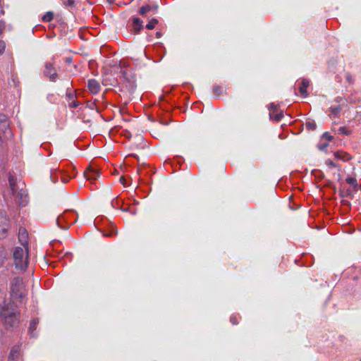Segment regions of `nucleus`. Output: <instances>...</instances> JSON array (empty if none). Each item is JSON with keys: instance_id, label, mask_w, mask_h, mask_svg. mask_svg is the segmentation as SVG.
Returning <instances> with one entry per match:
<instances>
[{"instance_id": "f257e3e1", "label": "nucleus", "mask_w": 361, "mask_h": 361, "mask_svg": "<svg viewBox=\"0 0 361 361\" xmlns=\"http://www.w3.org/2000/svg\"><path fill=\"white\" fill-rule=\"evenodd\" d=\"M20 312L17 305L12 300H4L0 303V320L7 330L13 329L18 326Z\"/></svg>"}, {"instance_id": "f03ea898", "label": "nucleus", "mask_w": 361, "mask_h": 361, "mask_svg": "<svg viewBox=\"0 0 361 361\" xmlns=\"http://www.w3.org/2000/svg\"><path fill=\"white\" fill-rule=\"evenodd\" d=\"M27 293L28 290L21 277L16 276L10 281V300L23 303L27 300Z\"/></svg>"}, {"instance_id": "7ed1b4c3", "label": "nucleus", "mask_w": 361, "mask_h": 361, "mask_svg": "<svg viewBox=\"0 0 361 361\" xmlns=\"http://www.w3.org/2000/svg\"><path fill=\"white\" fill-rule=\"evenodd\" d=\"M8 183L11 194L16 197L15 201L21 207L28 202V195L23 183H18L17 178L12 175L8 176Z\"/></svg>"}, {"instance_id": "20e7f679", "label": "nucleus", "mask_w": 361, "mask_h": 361, "mask_svg": "<svg viewBox=\"0 0 361 361\" xmlns=\"http://www.w3.org/2000/svg\"><path fill=\"white\" fill-rule=\"evenodd\" d=\"M14 264L16 268L25 269L28 264L27 247H16L13 253Z\"/></svg>"}, {"instance_id": "39448f33", "label": "nucleus", "mask_w": 361, "mask_h": 361, "mask_svg": "<svg viewBox=\"0 0 361 361\" xmlns=\"http://www.w3.org/2000/svg\"><path fill=\"white\" fill-rule=\"evenodd\" d=\"M123 85L128 92L133 93L137 87L136 76L130 71H123Z\"/></svg>"}, {"instance_id": "423d86ee", "label": "nucleus", "mask_w": 361, "mask_h": 361, "mask_svg": "<svg viewBox=\"0 0 361 361\" xmlns=\"http://www.w3.org/2000/svg\"><path fill=\"white\" fill-rule=\"evenodd\" d=\"M11 228L9 219L5 212H0V239L5 238Z\"/></svg>"}, {"instance_id": "0eeeda50", "label": "nucleus", "mask_w": 361, "mask_h": 361, "mask_svg": "<svg viewBox=\"0 0 361 361\" xmlns=\"http://www.w3.org/2000/svg\"><path fill=\"white\" fill-rule=\"evenodd\" d=\"M44 75L49 78V80L51 82H56L58 78V74L56 73L55 68L54 67V65L50 62L45 63Z\"/></svg>"}, {"instance_id": "6e6552de", "label": "nucleus", "mask_w": 361, "mask_h": 361, "mask_svg": "<svg viewBox=\"0 0 361 361\" xmlns=\"http://www.w3.org/2000/svg\"><path fill=\"white\" fill-rule=\"evenodd\" d=\"M8 361H23V353L20 345H14L8 355Z\"/></svg>"}, {"instance_id": "1a4fd4ad", "label": "nucleus", "mask_w": 361, "mask_h": 361, "mask_svg": "<svg viewBox=\"0 0 361 361\" xmlns=\"http://www.w3.org/2000/svg\"><path fill=\"white\" fill-rule=\"evenodd\" d=\"M84 176L87 180H94L99 177V172L98 170L90 166L85 171Z\"/></svg>"}, {"instance_id": "9d476101", "label": "nucleus", "mask_w": 361, "mask_h": 361, "mask_svg": "<svg viewBox=\"0 0 361 361\" xmlns=\"http://www.w3.org/2000/svg\"><path fill=\"white\" fill-rule=\"evenodd\" d=\"M28 233L25 228H20L18 231V240L20 243L24 247L27 246Z\"/></svg>"}, {"instance_id": "9b49d317", "label": "nucleus", "mask_w": 361, "mask_h": 361, "mask_svg": "<svg viewBox=\"0 0 361 361\" xmlns=\"http://www.w3.org/2000/svg\"><path fill=\"white\" fill-rule=\"evenodd\" d=\"M87 87L91 93L94 94L99 92L101 90L99 82L95 79H90L87 82Z\"/></svg>"}, {"instance_id": "f8f14e48", "label": "nucleus", "mask_w": 361, "mask_h": 361, "mask_svg": "<svg viewBox=\"0 0 361 361\" xmlns=\"http://www.w3.org/2000/svg\"><path fill=\"white\" fill-rule=\"evenodd\" d=\"M132 20L133 32L137 34L143 28V21L137 17H134Z\"/></svg>"}, {"instance_id": "ddd939ff", "label": "nucleus", "mask_w": 361, "mask_h": 361, "mask_svg": "<svg viewBox=\"0 0 361 361\" xmlns=\"http://www.w3.org/2000/svg\"><path fill=\"white\" fill-rule=\"evenodd\" d=\"M310 85V81L307 79H302L300 87H299V92L300 94L305 97H307L308 95L307 93V87Z\"/></svg>"}, {"instance_id": "4468645a", "label": "nucleus", "mask_w": 361, "mask_h": 361, "mask_svg": "<svg viewBox=\"0 0 361 361\" xmlns=\"http://www.w3.org/2000/svg\"><path fill=\"white\" fill-rule=\"evenodd\" d=\"M334 156L343 161H348L352 159V157L345 152L337 151L334 153Z\"/></svg>"}, {"instance_id": "2eb2a0df", "label": "nucleus", "mask_w": 361, "mask_h": 361, "mask_svg": "<svg viewBox=\"0 0 361 361\" xmlns=\"http://www.w3.org/2000/svg\"><path fill=\"white\" fill-rule=\"evenodd\" d=\"M8 254L6 249L0 246V268L3 267L7 259Z\"/></svg>"}, {"instance_id": "dca6fc26", "label": "nucleus", "mask_w": 361, "mask_h": 361, "mask_svg": "<svg viewBox=\"0 0 361 361\" xmlns=\"http://www.w3.org/2000/svg\"><path fill=\"white\" fill-rule=\"evenodd\" d=\"M62 5L71 10L75 7L76 4L75 0H62Z\"/></svg>"}, {"instance_id": "f3484780", "label": "nucleus", "mask_w": 361, "mask_h": 361, "mask_svg": "<svg viewBox=\"0 0 361 361\" xmlns=\"http://www.w3.org/2000/svg\"><path fill=\"white\" fill-rule=\"evenodd\" d=\"M331 114L334 115L336 117H338L341 111V106L340 105L333 106L329 108Z\"/></svg>"}, {"instance_id": "a211bd4d", "label": "nucleus", "mask_w": 361, "mask_h": 361, "mask_svg": "<svg viewBox=\"0 0 361 361\" xmlns=\"http://www.w3.org/2000/svg\"><path fill=\"white\" fill-rule=\"evenodd\" d=\"M345 181L347 183L351 185L354 190H358V183L357 182V180L354 177H348L346 179H345Z\"/></svg>"}, {"instance_id": "6ab92c4d", "label": "nucleus", "mask_w": 361, "mask_h": 361, "mask_svg": "<svg viewBox=\"0 0 361 361\" xmlns=\"http://www.w3.org/2000/svg\"><path fill=\"white\" fill-rule=\"evenodd\" d=\"M149 11H151L150 5L146 4L140 7L138 13L142 16H145Z\"/></svg>"}, {"instance_id": "aec40b11", "label": "nucleus", "mask_w": 361, "mask_h": 361, "mask_svg": "<svg viewBox=\"0 0 361 361\" xmlns=\"http://www.w3.org/2000/svg\"><path fill=\"white\" fill-rule=\"evenodd\" d=\"M223 91H224L223 87H221L220 85H217L213 86L212 92H213V94L216 97H219L220 95H221L223 93Z\"/></svg>"}, {"instance_id": "412c9836", "label": "nucleus", "mask_w": 361, "mask_h": 361, "mask_svg": "<svg viewBox=\"0 0 361 361\" xmlns=\"http://www.w3.org/2000/svg\"><path fill=\"white\" fill-rule=\"evenodd\" d=\"M54 18V13L52 11L47 12L42 18L43 22H51Z\"/></svg>"}, {"instance_id": "4be33fe9", "label": "nucleus", "mask_w": 361, "mask_h": 361, "mask_svg": "<svg viewBox=\"0 0 361 361\" xmlns=\"http://www.w3.org/2000/svg\"><path fill=\"white\" fill-rule=\"evenodd\" d=\"M269 116L273 120L279 122L283 117V113L281 111L280 113H276V114H274V112H272V113L269 114Z\"/></svg>"}, {"instance_id": "5701e85b", "label": "nucleus", "mask_w": 361, "mask_h": 361, "mask_svg": "<svg viewBox=\"0 0 361 361\" xmlns=\"http://www.w3.org/2000/svg\"><path fill=\"white\" fill-rule=\"evenodd\" d=\"M158 20L157 18H152L149 23L146 25V28L148 30H153L156 25L158 24Z\"/></svg>"}, {"instance_id": "b1692460", "label": "nucleus", "mask_w": 361, "mask_h": 361, "mask_svg": "<svg viewBox=\"0 0 361 361\" xmlns=\"http://www.w3.org/2000/svg\"><path fill=\"white\" fill-rule=\"evenodd\" d=\"M0 125H2V127L4 128L8 126V118L4 114H0Z\"/></svg>"}, {"instance_id": "393cba45", "label": "nucleus", "mask_w": 361, "mask_h": 361, "mask_svg": "<svg viewBox=\"0 0 361 361\" xmlns=\"http://www.w3.org/2000/svg\"><path fill=\"white\" fill-rule=\"evenodd\" d=\"M39 323L38 319H32L30 323L29 330L31 331V334H32L34 331L36 329V326L37 324Z\"/></svg>"}, {"instance_id": "a878e982", "label": "nucleus", "mask_w": 361, "mask_h": 361, "mask_svg": "<svg viewBox=\"0 0 361 361\" xmlns=\"http://www.w3.org/2000/svg\"><path fill=\"white\" fill-rule=\"evenodd\" d=\"M338 133H341V134H343V135H350L352 133L351 130H348L344 126H341L338 128Z\"/></svg>"}, {"instance_id": "bb28decb", "label": "nucleus", "mask_w": 361, "mask_h": 361, "mask_svg": "<svg viewBox=\"0 0 361 361\" xmlns=\"http://www.w3.org/2000/svg\"><path fill=\"white\" fill-rule=\"evenodd\" d=\"M305 126L307 130H314L316 128V123L313 121H307Z\"/></svg>"}, {"instance_id": "cd10ccee", "label": "nucleus", "mask_w": 361, "mask_h": 361, "mask_svg": "<svg viewBox=\"0 0 361 361\" xmlns=\"http://www.w3.org/2000/svg\"><path fill=\"white\" fill-rule=\"evenodd\" d=\"M230 322L233 324L236 325L238 324V317L237 315H232L230 317Z\"/></svg>"}, {"instance_id": "c85d7f7f", "label": "nucleus", "mask_w": 361, "mask_h": 361, "mask_svg": "<svg viewBox=\"0 0 361 361\" xmlns=\"http://www.w3.org/2000/svg\"><path fill=\"white\" fill-rule=\"evenodd\" d=\"M80 105V102L77 100H73L71 102L69 103V107L70 108H76Z\"/></svg>"}, {"instance_id": "c756f323", "label": "nucleus", "mask_w": 361, "mask_h": 361, "mask_svg": "<svg viewBox=\"0 0 361 361\" xmlns=\"http://www.w3.org/2000/svg\"><path fill=\"white\" fill-rule=\"evenodd\" d=\"M150 8H151V11L152 12V13L156 14L158 11L159 6H158V4H153V5H150Z\"/></svg>"}, {"instance_id": "7c9ffc66", "label": "nucleus", "mask_w": 361, "mask_h": 361, "mask_svg": "<svg viewBox=\"0 0 361 361\" xmlns=\"http://www.w3.org/2000/svg\"><path fill=\"white\" fill-rule=\"evenodd\" d=\"M326 164L331 168H336L337 167V165L331 159H328L326 161Z\"/></svg>"}, {"instance_id": "2f4dec72", "label": "nucleus", "mask_w": 361, "mask_h": 361, "mask_svg": "<svg viewBox=\"0 0 361 361\" xmlns=\"http://www.w3.org/2000/svg\"><path fill=\"white\" fill-rule=\"evenodd\" d=\"M6 28V23L3 20H0V35H1Z\"/></svg>"}, {"instance_id": "473e14b6", "label": "nucleus", "mask_w": 361, "mask_h": 361, "mask_svg": "<svg viewBox=\"0 0 361 361\" xmlns=\"http://www.w3.org/2000/svg\"><path fill=\"white\" fill-rule=\"evenodd\" d=\"M5 48V43L2 41H0V55H1L4 53Z\"/></svg>"}, {"instance_id": "72a5a7b5", "label": "nucleus", "mask_w": 361, "mask_h": 361, "mask_svg": "<svg viewBox=\"0 0 361 361\" xmlns=\"http://www.w3.org/2000/svg\"><path fill=\"white\" fill-rule=\"evenodd\" d=\"M323 137L326 138L329 141H331L333 139V137L327 132L323 134Z\"/></svg>"}, {"instance_id": "f704fd0d", "label": "nucleus", "mask_w": 361, "mask_h": 361, "mask_svg": "<svg viewBox=\"0 0 361 361\" xmlns=\"http://www.w3.org/2000/svg\"><path fill=\"white\" fill-rule=\"evenodd\" d=\"M269 109L270 110H273V112H274L275 111H276L277 106L274 103H271L269 106Z\"/></svg>"}, {"instance_id": "c9c22d12", "label": "nucleus", "mask_w": 361, "mask_h": 361, "mask_svg": "<svg viewBox=\"0 0 361 361\" xmlns=\"http://www.w3.org/2000/svg\"><path fill=\"white\" fill-rule=\"evenodd\" d=\"M351 195V191L350 190H347L345 192V194H341V197H347L348 195Z\"/></svg>"}, {"instance_id": "e433bc0d", "label": "nucleus", "mask_w": 361, "mask_h": 361, "mask_svg": "<svg viewBox=\"0 0 361 361\" xmlns=\"http://www.w3.org/2000/svg\"><path fill=\"white\" fill-rule=\"evenodd\" d=\"M67 97L70 99H73V97H74V94L73 93H68L67 94Z\"/></svg>"}, {"instance_id": "4c0bfd02", "label": "nucleus", "mask_w": 361, "mask_h": 361, "mask_svg": "<svg viewBox=\"0 0 361 361\" xmlns=\"http://www.w3.org/2000/svg\"><path fill=\"white\" fill-rule=\"evenodd\" d=\"M326 147H328V144H324L323 146H320L319 148L320 150H323Z\"/></svg>"}, {"instance_id": "58836bf2", "label": "nucleus", "mask_w": 361, "mask_h": 361, "mask_svg": "<svg viewBox=\"0 0 361 361\" xmlns=\"http://www.w3.org/2000/svg\"><path fill=\"white\" fill-rule=\"evenodd\" d=\"M116 0H107L108 3L110 4H113Z\"/></svg>"}, {"instance_id": "ea45409f", "label": "nucleus", "mask_w": 361, "mask_h": 361, "mask_svg": "<svg viewBox=\"0 0 361 361\" xmlns=\"http://www.w3.org/2000/svg\"><path fill=\"white\" fill-rule=\"evenodd\" d=\"M343 204H350V203L348 202L345 201V200L343 201Z\"/></svg>"}, {"instance_id": "a19ab883", "label": "nucleus", "mask_w": 361, "mask_h": 361, "mask_svg": "<svg viewBox=\"0 0 361 361\" xmlns=\"http://www.w3.org/2000/svg\"><path fill=\"white\" fill-rule=\"evenodd\" d=\"M124 180H125V179H124V178H123V177H121L120 180H121L122 183L124 181Z\"/></svg>"}, {"instance_id": "79ce46f5", "label": "nucleus", "mask_w": 361, "mask_h": 361, "mask_svg": "<svg viewBox=\"0 0 361 361\" xmlns=\"http://www.w3.org/2000/svg\"><path fill=\"white\" fill-rule=\"evenodd\" d=\"M360 361H361V358H360Z\"/></svg>"}]
</instances>
